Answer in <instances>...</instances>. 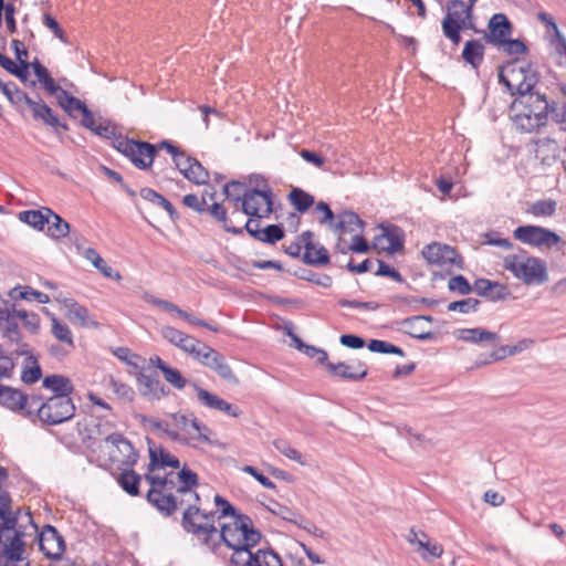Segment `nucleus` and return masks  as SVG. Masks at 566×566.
Here are the masks:
<instances>
[{
	"label": "nucleus",
	"instance_id": "nucleus-10",
	"mask_svg": "<svg viewBox=\"0 0 566 566\" xmlns=\"http://www.w3.org/2000/svg\"><path fill=\"white\" fill-rule=\"evenodd\" d=\"M482 33V40L494 46H499L504 43L507 36L513 33V23L510 21L504 13H494L488 21V31L480 30Z\"/></svg>",
	"mask_w": 566,
	"mask_h": 566
},
{
	"label": "nucleus",
	"instance_id": "nucleus-37",
	"mask_svg": "<svg viewBox=\"0 0 566 566\" xmlns=\"http://www.w3.org/2000/svg\"><path fill=\"white\" fill-rule=\"evenodd\" d=\"M365 222L359 218V216L354 211H344L338 214V220L334 223V231L344 234L352 233L356 231V228L363 229Z\"/></svg>",
	"mask_w": 566,
	"mask_h": 566
},
{
	"label": "nucleus",
	"instance_id": "nucleus-1",
	"mask_svg": "<svg viewBox=\"0 0 566 566\" xmlns=\"http://www.w3.org/2000/svg\"><path fill=\"white\" fill-rule=\"evenodd\" d=\"M497 77L514 96L510 109L515 113V122L522 130L531 133L544 126L548 114L554 119L557 103L536 88L539 74L532 61L513 57L497 67Z\"/></svg>",
	"mask_w": 566,
	"mask_h": 566
},
{
	"label": "nucleus",
	"instance_id": "nucleus-33",
	"mask_svg": "<svg viewBox=\"0 0 566 566\" xmlns=\"http://www.w3.org/2000/svg\"><path fill=\"white\" fill-rule=\"evenodd\" d=\"M457 337L460 340L473 344H480L482 342L496 343L500 339L499 334L482 327L458 329Z\"/></svg>",
	"mask_w": 566,
	"mask_h": 566
},
{
	"label": "nucleus",
	"instance_id": "nucleus-44",
	"mask_svg": "<svg viewBox=\"0 0 566 566\" xmlns=\"http://www.w3.org/2000/svg\"><path fill=\"white\" fill-rule=\"evenodd\" d=\"M249 185L250 187L248 186V189H259L260 191L268 190V192H270V199H266L264 197H261V199L264 202V206H266L265 213H273L275 211L274 192L270 187L268 179L262 175L252 174L249 176Z\"/></svg>",
	"mask_w": 566,
	"mask_h": 566
},
{
	"label": "nucleus",
	"instance_id": "nucleus-12",
	"mask_svg": "<svg viewBox=\"0 0 566 566\" xmlns=\"http://www.w3.org/2000/svg\"><path fill=\"white\" fill-rule=\"evenodd\" d=\"M135 377L138 392L147 401H159L170 394V389L160 381L157 373L147 375L139 370Z\"/></svg>",
	"mask_w": 566,
	"mask_h": 566
},
{
	"label": "nucleus",
	"instance_id": "nucleus-50",
	"mask_svg": "<svg viewBox=\"0 0 566 566\" xmlns=\"http://www.w3.org/2000/svg\"><path fill=\"white\" fill-rule=\"evenodd\" d=\"M367 348L377 354H386V355H397L400 357L405 356V352L401 347L394 345L387 340L382 339H370L366 344Z\"/></svg>",
	"mask_w": 566,
	"mask_h": 566
},
{
	"label": "nucleus",
	"instance_id": "nucleus-62",
	"mask_svg": "<svg viewBox=\"0 0 566 566\" xmlns=\"http://www.w3.org/2000/svg\"><path fill=\"white\" fill-rule=\"evenodd\" d=\"M273 446L280 453L285 455L286 458L294 460L300 464H304L302 453L294 449L289 441L284 439H277L273 441Z\"/></svg>",
	"mask_w": 566,
	"mask_h": 566
},
{
	"label": "nucleus",
	"instance_id": "nucleus-57",
	"mask_svg": "<svg viewBox=\"0 0 566 566\" xmlns=\"http://www.w3.org/2000/svg\"><path fill=\"white\" fill-rule=\"evenodd\" d=\"M499 49H503V51L509 55H522L528 53V48L526 43L521 39H512L507 36L504 43H501Z\"/></svg>",
	"mask_w": 566,
	"mask_h": 566
},
{
	"label": "nucleus",
	"instance_id": "nucleus-22",
	"mask_svg": "<svg viewBox=\"0 0 566 566\" xmlns=\"http://www.w3.org/2000/svg\"><path fill=\"white\" fill-rule=\"evenodd\" d=\"M149 463L148 471L153 472L157 469L172 468L179 469L180 461L177 457L170 454L165 448H156L153 439L147 438Z\"/></svg>",
	"mask_w": 566,
	"mask_h": 566
},
{
	"label": "nucleus",
	"instance_id": "nucleus-23",
	"mask_svg": "<svg viewBox=\"0 0 566 566\" xmlns=\"http://www.w3.org/2000/svg\"><path fill=\"white\" fill-rule=\"evenodd\" d=\"M379 228L381 230V233L375 237V241L386 239L389 242L388 247L381 248L382 251L387 252L390 255H394L405 250L406 234L405 231L399 226L394 223H387L380 224Z\"/></svg>",
	"mask_w": 566,
	"mask_h": 566
},
{
	"label": "nucleus",
	"instance_id": "nucleus-3",
	"mask_svg": "<svg viewBox=\"0 0 566 566\" xmlns=\"http://www.w3.org/2000/svg\"><path fill=\"white\" fill-rule=\"evenodd\" d=\"M31 409L27 412V419L32 423L40 421L42 426H57L71 420L76 411L72 398L43 397L31 395Z\"/></svg>",
	"mask_w": 566,
	"mask_h": 566
},
{
	"label": "nucleus",
	"instance_id": "nucleus-27",
	"mask_svg": "<svg viewBox=\"0 0 566 566\" xmlns=\"http://www.w3.org/2000/svg\"><path fill=\"white\" fill-rule=\"evenodd\" d=\"M4 306H8L10 313L18 321L22 322V326L31 334L38 335L41 328V318L35 312H29L27 310H18L14 303H10L7 300H1Z\"/></svg>",
	"mask_w": 566,
	"mask_h": 566
},
{
	"label": "nucleus",
	"instance_id": "nucleus-58",
	"mask_svg": "<svg viewBox=\"0 0 566 566\" xmlns=\"http://www.w3.org/2000/svg\"><path fill=\"white\" fill-rule=\"evenodd\" d=\"M38 78V82L40 85L50 94V95H56L62 91V87L55 82V80L52 77L50 71L48 67L41 70L38 72V74H34Z\"/></svg>",
	"mask_w": 566,
	"mask_h": 566
},
{
	"label": "nucleus",
	"instance_id": "nucleus-64",
	"mask_svg": "<svg viewBox=\"0 0 566 566\" xmlns=\"http://www.w3.org/2000/svg\"><path fill=\"white\" fill-rule=\"evenodd\" d=\"M214 505L219 512L218 521L226 517H233L237 514L238 509L230 503L226 497L220 494H216L213 497Z\"/></svg>",
	"mask_w": 566,
	"mask_h": 566
},
{
	"label": "nucleus",
	"instance_id": "nucleus-59",
	"mask_svg": "<svg viewBox=\"0 0 566 566\" xmlns=\"http://www.w3.org/2000/svg\"><path fill=\"white\" fill-rule=\"evenodd\" d=\"M113 354L115 357H117L119 360L124 361L126 365L130 366L135 370H143V368L138 364V360H140L142 357L137 354L132 353V350L128 347H116L113 350Z\"/></svg>",
	"mask_w": 566,
	"mask_h": 566
},
{
	"label": "nucleus",
	"instance_id": "nucleus-35",
	"mask_svg": "<svg viewBox=\"0 0 566 566\" xmlns=\"http://www.w3.org/2000/svg\"><path fill=\"white\" fill-rule=\"evenodd\" d=\"M206 212L209 213V216L216 220L217 222L222 224V228L226 232L234 234V235H242L243 229L234 227L230 223L228 219L227 209L222 203L213 202L212 205L208 206L206 203Z\"/></svg>",
	"mask_w": 566,
	"mask_h": 566
},
{
	"label": "nucleus",
	"instance_id": "nucleus-29",
	"mask_svg": "<svg viewBox=\"0 0 566 566\" xmlns=\"http://www.w3.org/2000/svg\"><path fill=\"white\" fill-rule=\"evenodd\" d=\"M537 148L535 157L545 166L554 165L559 158V146L556 140L545 137L534 142Z\"/></svg>",
	"mask_w": 566,
	"mask_h": 566
},
{
	"label": "nucleus",
	"instance_id": "nucleus-18",
	"mask_svg": "<svg viewBox=\"0 0 566 566\" xmlns=\"http://www.w3.org/2000/svg\"><path fill=\"white\" fill-rule=\"evenodd\" d=\"M327 373L329 376L335 378H340L349 381H359L367 377L368 375V367L367 365L358 360L356 364H346L344 361L339 363H332L328 360L327 365L325 366Z\"/></svg>",
	"mask_w": 566,
	"mask_h": 566
},
{
	"label": "nucleus",
	"instance_id": "nucleus-36",
	"mask_svg": "<svg viewBox=\"0 0 566 566\" xmlns=\"http://www.w3.org/2000/svg\"><path fill=\"white\" fill-rule=\"evenodd\" d=\"M233 523L241 530L244 537L248 538L254 546H256L262 539V533L256 530L253 525L252 518L244 513H241L239 510L237 514L232 517Z\"/></svg>",
	"mask_w": 566,
	"mask_h": 566
},
{
	"label": "nucleus",
	"instance_id": "nucleus-55",
	"mask_svg": "<svg viewBox=\"0 0 566 566\" xmlns=\"http://www.w3.org/2000/svg\"><path fill=\"white\" fill-rule=\"evenodd\" d=\"M51 332L56 339L74 347V339L70 327L60 322L55 316H52Z\"/></svg>",
	"mask_w": 566,
	"mask_h": 566
},
{
	"label": "nucleus",
	"instance_id": "nucleus-15",
	"mask_svg": "<svg viewBox=\"0 0 566 566\" xmlns=\"http://www.w3.org/2000/svg\"><path fill=\"white\" fill-rule=\"evenodd\" d=\"M20 510H12V497L8 491L0 493V544L3 543L6 533L24 531L19 525Z\"/></svg>",
	"mask_w": 566,
	"mask_h": 566
},
{
	"label": "nucleus",
	"instance_id": "nucleus-24",
	"mask_svg": "<svg viewBox=\"0 0 566 566\" xmlns=\"http://www.w3.org/2000/svg\"><path fill=\"white\" fill-rule=\"evenodd\" d=\"M198 509L184 510L180 525L187 534L200 537L201 534H209L219 538V531L214 523H197L196 513Z\"/></svg>",
	"mask_w": 566,
	"mask_h": 566
},
{
	"label": "nucleus",
	"instance_id": "nucleus-38",
	"mask_svg": "<svg viewBox=\"0 0 566 566\" xmlns=\"http://www.w3.org/2000/svg\"><path fill=\"white\" fill-rule=\"evenodd\" d=\"M532 343H533V340L524 338V339L520 340L516 345H513V346H510V345L501 346L496 350H493L489 355L488 359L480 360V361L476 363V365L478 366L486 365V364H490V363H493V361L501 360V359H503V358H505L507 356L516 355V354L521 353L522 350L526 349L528 347V345L532 344Z\"/></svg>",
	"mask_w": 566,
	"mask_h": 566
},
{
	"label": "nucleus",
	"instance_id": "nucleus-19",
	"mask_svg": "<svg viewBox=\"0 0 566 566\" xmlns=\"http://www.w3.org/2000/svg\"><path fill=\"white\" fill-rule=\"evenodd\" d=\"M462 11L449 9L447 4V12L441 21V29L443 35L452 42L453 45H459L462 41L461 32L467 30Z\"/></svg>",
	"mask_w": 566,
	"mask_h": 566
},
{
	"label": "nucleus",
	"instance_id": "nucleus-41",
	"mask_svg": "<svg viewBox=\"0 0 566 566\" xmlns=\"http://www.w3.org/2000/svg\"><path fill=\"white\" fill-rule=\"evenodd\" d=\"M30 111L35 122H40L49 128L59 116L40 96L31 106Z\"/></svg>",
	"mask_w": 566,
	"mask_h": 566
},
{
	"label": "nucleus",
	"instance_id": "nucleus-6",
	"mask_svg": "<svg viewBox=\"0 0 566 566\" xmlns=\"http://www.w3.org/2000/svg\"><path fill=\"white\" fill-rule=\"evenodd\" d=\"M222 192L224 197L234 202L235 211L240 210L242 213H256V209L250 206L253 196H261L270 199L268 190L260 191L259 189H248V185L243 181L231 180L223 186Z\"/></svg>",
	"mask_w": 566,
	"mask_h": 566
},
{
	"label": "nucleus",
	"instance_id": "nucleus-31",
	"mask_svg": "<svg viewBox=\"0 0 566 566\" xmlns=\"http://www.w3.org/2000/svg\"><path fill=\"white\" fill-rule=\"evenodd\" d=\"M64 305L69 312V318L73 324H78L82 327H97L98 323L91 318L87 307L81 305L74 298H66Z\"/></svg>",
	"mask_w": 566,
	"mask_h": 566
},
{
	"label": "nucleus",
	"instance_id": "nucleus-54",
	"mask_svg": "<svg viewBox=\"0 0 566 566\" xmlns=\"http://www.w3.org/2000/svg\"><path fill=\"white\" fill-rule=\"evenodd\" d=\"M448 289L452 293L469 295L474 292V283L470 284L469 280L464 275L458 274L450 277Z\"/></svg>",
	"mask_w": 566,
	"mask_h": 566
},
{
	"label": "nucleus",
	"instance_id": "nucleus-61",
	"mask_svg": "<svg viewBox=\"0 0 566 566\" xmlns=\"http://www.w3.org/2000/svg\"><path fill=\"white\" fill-rule=\"evenodd\" d=\"M165 380L176 389H182L186 385H190L179 369L171 367L170 365L163 371Z\"/></svg>",
	"mask_w": 566,
	"mask_h": 566
},
{
	"label": "nucleus",
	"instance_id": "nucleus-53",
	"mask_svg": "<svg viewBox=\"0 0 566 566\" xmlns=\"http://www.w3.org/2000/svg\"><path fill=\"white\" fill-rule=\"evenodd\" d=\"M556 201L553 199L537 200L530 205L526 212L534 217H551L556 211Z\"/></svg>",
	"mask_w": 566,
	"mask_h": 566
},
{
	"label": "nucleus",
	"instance_id": "nucleus-43",
	"mask_svg": "<svg viewBox=\"0 0 566 566\" xmlns=\"http://www.w3.org/2000/svg\"><path fill=\"white\" fill-rule=\"evenodd\" d=\"M84 255L105 277L115 281H119L122 279L120 273L109 266L95 249L87 248Z\"/></svg>",
	"mask_w": 566,
	"mask_h": 566
},
{
	"label": "nucleus",
	"instance_id": "nucleus-20",
	"mask_svg": "<svg viewBox=\"0 0 566 566\" xmlns=\"http://www.w3.org/2000/svg\"><path fill=\"white\" fill-rule=\"evenodd\" d=\"M474 293L490 302L505 301L512 295L507 285L484 277L474 281Z\"/></svg>",
	"mask_w": 566,
	"mask_h": 566
},
{
	"label": "nucleus",
	"instance_id": "nucleus-47",
	"mask_svg": "<svg viewBox=\"0 0 566 566\" xmlns=\"http://www.w3.org/2000/svg\"><path fill=\"white\" fill-rule=\"evenodd\" d=\"M182 176L195 185H206L210 178L208 169L197 158L182 170Z\"/></svg>",
	"mask_w": 566,
	"mask_h": 566
},
{
	"label": "nucleus",
	"instance_id": "nucleus-45",
	"mask_svg": "<svg viewBox=\"0 0 566 566\" xmlns=\"http://www.w3.org/2000/svg\"><path fill=\"white\" fill-rule=\"evenodd\" d=\"M9 296L13 301H19V300L31 301L34 298L40 304H46L50 302V297L48 294L36 291L28 285L27 286L18 285V286L11 289L9 292Z\"/></svg>",
	"mask_w": 566,
	"mask_h": 566
},
{
	"label": "nucleus",
	"instance_id": "nucleus-11",
	"mask_svg": "<svg viewBox=\"0 0 566 566\" xmlns=\"http://www.w3.org/2000/svg\"><path fill=\"white\" fill-rule=\"evenodd\" d=\"M0 406L27 418V412L32 411L31 395L11 386L0 385Z\"/></svg>",
	"mask_w": 566,
	"mask_h": 566
},
{
	"label": "nucleus",
	"instance_id": "nucleus-4",
	"mask_svg": "<svg viewBox=\"0 0 566 566\" xmlns=\"http://www.w3.org/2000/svg\"><path fill=\"white\" fill-rule=\"evenodd\" d=\"M504 268L525 285H541L548 281L546 262L537 256L526 255L521 260L516 254L507 255Z\"/></svg>",
	"mask_w": 566,
	"mask_h": 566
},
{
	"label": "nucleus",
	"instance_id": "nucleus-8",
	"mask_svg": "<svg viewBox=\"0 0 566 566\" xmlns=\"http://www.w3.org/2000/svg\"><path fill=\"white\" fill-rule=\"evenodd\" d=\"M314 238L315 233L311 230H306L296 237V240L301 242L304 248L302 262L305 265L314 268H324L329 265L331 255L328 250L322 244L316 245Z\"/></svg>",
	"mask_w": 566,
	"mask_h": 566
},
{
	"label": "nucleus",
	"instance_id": "nucleus-60",
	"mask_svg": "<svg viewBox=\"0 0 566 566\" xmlns=\"http://www.w3.org/2000/svg\"><path fill=\"white\" fill-rule=\"evenodd\" d=\"M480 304L481 302L478 298L468 297L449 303L448 311H459L462 314H468L470 312H476L480 307Z\"/></svg>",
	"mask_w": 566,
	"mask_h": 566
},
{
	"label": "nucleus",
	"instance_id": "nucleus-16",
	"mask_svg": "<svg viewBox=\"0 0 566 566\" xmlns=\"http://www.w3.org/2000/svg\"><path fill=\"white\" fill-rule=\"evenodd\" d=\"M133 417L139 421L140 426L144 429L151 431L158 437L161 438L166 436L171 441L189 446L188 439L181 436L180 432H178V430H172L167 421L138 412H134Z\"/></svg>",
	"mask_w": 566,
	"mask_h": 566
},
{
	"label": "nucleus",
	"instance_id": "nucleus-51",
	"mask_svg": "<svg viewBox=\"0 0 566 566\" xmlns=\"http://www.w3.org/2000/svg\"><path fill=\"white\" fill-rule=\"evenodd\" d=\"M190 386L195 389L198 396V400L206 407L214 410H220L224 399L219 396L203 389L197 382H190Z\"/></svg>",
	"mask_w": 566,
	"mask_h": 566
},
{
	"label": "nucleus",
	"instance_id": "nucleus-42",
	"mask_svg": "<svg viewBox=\"0 0 566 566\" xmlns=\"http://www.w3.org/2000/svg\"><path fill=\"white\" fill-rule=\"evenodd\" d=\"M45 227L48 228L46 234L51 239L59 241L71 233V224L56 212L53 211Z\"/></svg>",
	"mask_w": 566,
	"mask_h": 566
},
{
	"label": "nucleus",
	"instance_id": "nucleus-28",
	"mask_svg": "<svg viewBox=\"0 0 566 566\" xmlns=\"http://www.w3.org/2000/svg\"><path fill=\"white\" fill-rule=\"evenodd\" d=\"M144 475L137 473L133 467H123L122 471L116 476L117 484L122 490L130 496L140 495V482Z\"/></svg>",
	"mask_w": 566,
	"mask_h": 566
},
{
	"label": "nucleus",
	"instance_id": "nucleus-25",
	"mask_svg": "<svg viewBox=\"0 0 566 566\" xmlns=\"http://www.w3.org/2000/svg\"><path fill=\"white\" fill-rule=\"evenodd\" d=\"M0 335L8 344L21 343L22 331L18 321L8 310V306L0 307Z\"/></svg>",
	"mask_w": 566,
	"mask_h": 566
},
{
	"label": "nucleus",
	"instance_id": "nucleus-56",
	"mask_svg": "<svg viewBox=\"0 0 566 566\" xmlns=\"http://www.w3.org/2000/svg\"><path fill=\"white\" fill-rule=\"evenodd\" d=\"M27 363H31L32 366H24L21 374V380L27 385H33L42 378V368L36 357L27 360Z\"/></svg>",
	"mask_w": 566,
	"mask_h": 566
},
{
	"label": "nucleus",
	"instance_id": "nucleus-32",
	"mask_svg": "<svg viewBox=\"0 0 566 566\" xmlns=\"http://www.w3.org/2000/svg\"><path fill=\"white\" fill-rule=\"evenodd\" d=\"M485 54V46L482 39L468 40L464 43L461 57L472 69L478 70L483 63Z\"/></svg>",
	"mask_w": 566,
	"mask_h": 566
},
{
	"label": "nucleus",
	"instance_id": "nucleus-9",
	"mask_svg": "<svg viewBox=\"0 0 566 566\" xmlns=\"http://www.w3.org/2000/svg\"><path fill=\"white\" fill-rule=\"evenodd\" d=\"M39 549L43 555L52 560H61L66 549L64 537L59 533L57 528L51 524L42 527L38 533Z\"/></svg>",
	"mask_w": 566,
	"mask_h": 566
},
{
	"label": "nucleus",
	"instance_id": "nucleus-26",
	"mask_svg": "<svg viewBox=\"0 0 566 566\" xmlns=\"http://www.w3.org/2000/svg\"><path fill=\"white\" fill-rule=\"evenodd\" d=\"M42 387L51 390L53 392L52 396L59 398H71V395L75 390L72 380L60 374L46 375L43 378Z\"/></svg>",
	"mask_w": 566,
	"mask_h": 566
},
{
	"label": "nucleus",
	"instance_id": "nucleus-40",
	"mask_svg": "<svg viewBox=\"0 0 566 566\" xmlns=\"http://www.w3.org/2000/svg\"><path fill=\"white\" fill-rule=\"evenodd\" d=\"M57 105L67 114L71 118H76L75 112L81 113L85 108L86 104L82 99L70 94L66 90L62 88L56 94Z\"/></svg>",
	"mask_w": 566,
	"mask_h": 566
},
{
	"label": "nucleus",
	"instance_id": "nucleus-2",
	"mask_svg": "<svg viewBox=\"0 0 566 566\" xmlns=\"http://www.w3.org/2000/svg\"><path fill=\"white\" fill-rule=\"evenodd\" d=\"M219 537L221 545L233 551L229 559L231 566H281V556L271 547H255L233 523L220 524Z\"/></svg>",
	"mask_w": 566,
	"mask_h": 566
},
{
	"label": "nucleus",
	"instance_id": "nucleus-63",
	"mask_svg": "<svg viewBox=\"0 0 566 566\" xmlns=\"http://www.w3.org/2000/svg\"><path fill=\"white\" fill-rule=\"evenodd\" d=\"M218 350L214 348L203 344L200 348L198 347L193 354V358L198 360L201 365L211 368L212 361L217 359L216 355H220Z\"/></svg>",
	"mask_w": 566,
	"mask_h": 566
},
{
	"label": "nucleus",
	"instance_id": "nucleus-46",
	"mask_svg": "<svg viewBox=\"0 0 566 566\" xmlns=\"http://www.w3.org/2000/svg\"><path fill=\"white\" fill-rule=\"evenodd\" d=\"M6 97L15 108V111L22 116H24L27 107L31 108L35 102V99L31 98L29 94L19 88V86H14L13 92L9 91Z\"/></svg>",
	"mask_w": 566,
	"mask_h": 566
},
{
	"label": "nucleus",
	"instance_id": "nucleus-52",
	"mask_svg": "<svg viewBox=\"0 0 566 566\" xmlns=\"http://www.w3.org/2000/svg\"><path fill=\"white\" fill-rule=\"evenodd\" d=\"M190 386L195 389L198 396V400L206 407L214 410H220L224 399L219 396L203 389L197 382H190Z\"/></svg>",
	"mask_w": 566,
	"mask_h": 566
},
{
	"label": "nucleus",
	"instance_id": "nucleus-34",
	"mask_svg": "<svg viewBox=\"0 0 566 566\" xmlns=\"http://www.w3.org/2000/svg\"><path fill=\"white\" fill-rule=\"evenodd\" d=\"M286 199L298 213L307 212L315 203L314 196L300 187H292Z\"/></svg>",
	"mask_w": 566,
	"mask_h": 566
},
{
	"label": "nucleus",
	"instance_id": "nucleus-39",
	"mask_svg": "<svg viewBox=\"0 0 566 566\" xmlns=\"http://www.w3.org/2000/svg\"><path fill=\"white\" fill-rule=\"evenodd\" d=\"M177 481L179 486L176 488V493L184 496L188 495L193 488L199 485L198 474L191 470L187 464L180 465L177 472Z\"/></svg>",
	"mask_w": 566,
	"mask_h": 566
},
{
	"label": "nucleus",
	"instance_id": "nucleus-14",
	"mask_svg": "<svg viewBox=\"0 0 566 566\" xmlns=\"http://www.w3.org/2000/svg\"><path fill=\"white\" fill-rule=\"evenodd\" d=\"M179 494H174L168 491L148 490L146 494L147 502L154 506L164 517H171L180 506L186 504L184 497H178Z\"/></svg>",
	"mask_w": 566,
	"mask_h": 566
},
{
	"label": "nucleus",
	"instance_id": "nucleus-17",
	"mask_svg": "<svg viewBox=\"0 0 566 566\" xmlns=\"http://www.w3.org/2000/svg\"><path fill=\"white\" fill-rule=\"evenodd\" d=\"M126 157L137 169L148 170L156 158L155 145L146 140L133 139Z\"/></svg>",
	"mask_w": 566,
	"mask_h": 566
},
{
	"label": "nucleus",
	"instance_id": "nucleus-49",
	"mask_svg": "<svg viewBox=\"0 0 566 566\" xmlns=\"http://www.w3.org/2000/svg\"><path fill=\"white\" fill-rule=\"evenodd\" d=\"M217 359L212 361L211 370H213L221 379L230 385H238L239 378L233 373L230 365L227 363L226 357L220 354L216 355Z\"/></svg>",
	"mask_w": 566,
	"mask_h": 566
},
{
	"label": "nucleus",
	"instance_id": "nucleus-30",
	"mask_svg": "<svg viewBox=\"0 0 566 566\" xmlns=\"http://www.w3.org/2000/svg\"><path fill=\"white\" fill-rule=\"evenodd\" d=\"M53 210L49 207H41L38 210H23L18 213V219L32 227L36 231H43L46 223H49L50 216Z\"/></svg>",
	"mask_w": 566,
	"mask_h": 566
},
{
	"label": "nucleus",
	"instance_id": "nucleus-21",
	"mask_svg": "<svg viewBox=\"0 0 566 566\" xmlns=\"http://www.w3.org/2000/svg\"><path fill=\"white\" fill-rule=\"evenodd\" d=\"M105 442L112 443L120 454V458L117 460L122 467H134L138 459L139 452L133 446L132 441H129L124 434L119 432H113L105 438Z\"/></svg>",
	"mask_w": 566,
	"mask_h": 566
},
{
	"label": "nucleus",
	"instance_id": "nucleus-7",
	"mask_svg": "<svg viewBox=\"0 0 566 566\" xmlns=\"http://www.w3.org/2000/svg\"><path fill=\"white\" fill-rule=\"evenodd\" d=\"M421 254L429 264L448 268V272L452 266L460 270L464 268L463 258L453 247L446 243L431 242L422 249Z\"/></svg>",
	"mask_w": 566,
	"mask_h": 566
},
{
	"label": "nucleus",
	"instance_id": "nucleus-48",
	"mask_svg": "<svg viewBox=\"0 0 566 566\" xmlns=\"http://www.w3.org/2000/svg\"><path fill=\"white\" fill-rule=\"evenodd\" d=\"M290 274H292L293 276L300 279V280H303V281H306V282H311V283H314L316 285H319L322 287H331L332 284H333V279L331 275L328 274H317L315 272H313L312 270H308V269H303V268H300L295 271H289Z\"/></svg>",
	"mask_w": 566,
	"mask_h": 566
},
{
	"label": "nucleus",
	"instance_id": "nucleus-13",
	"mask_svg": "<svg viewBox=\"0 0 566 566\" xmlns=\"http://www.w3.org/2000/svg\"><path fill=\"white\" fill-rule=\"evenodd\" d=\"M254 240L266 243L275 244L285 237V229L282 223L268 224L264 228H260V220L248 219L244 227L242 228Z\"/></svg>",
	"mask_w": 566,
	"mask_h": 566
},
{
	"label": "nucleus",
	"instance_id": "nucleus-5",
	"mask_svg": "<svg viewBox=\"0 0 566 566\" xmlns=\"http://www.w3.org/2000/svg\"><path fill=\"white\" fill-rule=\"evenodd\" d=\"M513 237L515 240L535 248L552 249L564 243L557 232L535 224L518 226L514 229Z\"/></svg>",
	"mask_w": 566,
	"mask_h": 566
}]
</instances>
